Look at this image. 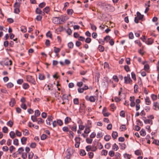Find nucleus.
Listing matches in <instances>:
<instances>
[{
	"label": "nucleus",
	"instance_id": "3",
	"mask_svg": "<svg viewBox=\"0 0 159 159\" xmlns=\"http://www.w3.org/2000/svg\"><path fill=\"white\" fill-rule=\"evenodd\" d=\"M53 22L55 24H58L60 22L59 17H54L53 19Z\"/></svg>",
	"mask_w": 159,
	"mask_h": 159
},
{
	"label": "nucleus",
	"instance_id": "60",
	"mask_svg": "<svg viewBox=\"0 0 159 159\" xmlns=\"http://www.w3.org/2000/svg\"><path fill=\"white\" fill-rule=\"evenodd\" d=\"M91 41V39L89 38H87L85 40L86 43H89Z\"/></svg>",
	"mask_w": 159,
	"mask_h": 159
},
{
	"label": "nucleus",
	"instance_id": "5",
	"mask_svg": "<svg viewBox=\"0 0 159 159\" xmlns=\"http://www.w3.org/2000/svg\"><path fill=\"white\" fill-rule=\"evenodd\" d=\"M15 104V101L14 98H12L9 102V105L13 107Z\"/></svg>",
	"mask_w": 159,
	"mask_h": 159
},
{
	"label": "nucleus",
	"instance_id": "9",
	"mask_svg": "<svg viewBox=\"0 0 159 159\" xmlns=\"http://www.w3.org/2000/svg\"><path fill=\"white\" fill-rule=\"evenodd\" d=\"M27 141V138L25 137H23L21 139V141L22 144H25Z\"/></svg>",
	"mask_w": 159,
	"mask_h": 159
},
{
	"label": "nucleus",
	"instance_id": "15",
	"mask_svg": "<svg viewBox=\"0 0 159 159\" xmlns=\"http://www.w3.org/2000/svg\"><path fill=\"white\" fill-rule=\"evenodd\" d=\"M60 50V48H56L55 47H54V51L56 54L58 53Z\"/></svg>",
	"mask_w": 159,
	"mask_h": 159
},
{
	"label": "nucleus",
	"instance_id": "2",
	"mask_svg": "<svg viewBox=\"0 0 159 159\" xmlns=\"http://www.w3.org/2000/svg\"><path fill=\"white\" fill-rule=\"evenodd\" d=\"M75 140L76 142V143L75 144V146L76 148H78L79 146L80 138L76 137L75 138Z\"/></svg>",
	"mask_w": 159,
	"mask_h": 159
},
{
	"label": "nucleus",
	"instance_id": "59",
	"mask_svg": "<svg viewBox=\"0 0 159 159\" xmlns=\"http://www.w3.org/2000/svg\"><path fill=\"white\" fill-rule=\"evenodd\" d=\"M152 99L153 100H156L157 98V96L154 94H152L151 95Z\"/></svg>",
	"mask_w": 159,
	"mask_h": 159
},
{
	"label": "nucleus",
	"instance_id": "61",
	"mask_svg": "<svg viewBox=\"0 0 159 159\" xmlns=\"http://www.w3.org/2000/svg\"><path fill=\"white\" fill-rule=\"evenodd\" d=\"M2 149L3 151H7L8 150V148L7 146H5L2 147Z\"/></svg>",
	"mask_w": 159,
	"mask_h": 159
},
{
	"label": "nucleus",
	"instance_id": "35",
	"mask_svg": "<svg viewBox=\"0 0 159 159\" xmlns=\"http://www.w3.org/2000/svg\"><path fill=\"white\" fill-rule=\"evenodd\" d=\"M73 46H74L73 44L71 42L69 43L68 44V47H69V48H72L73 47Z\"/></svg>",
	"mask_w": 159,
	"mask_h": 159
},
{
	"label": "nucleus",
	"instance_id": "33",
	"mask_svg": "<svg viewBox=\"0 0 159 159\" xmlns=\"http://www.w3.org/2000/svg\"><path fill=\"white\" fill-rule=\"evenodd\" d=\"M73 12V10L72 9H68L67 10V13L70 15H72Z\"/></svg>",
	"mask_w": 159,
	"mask_h": 159
},
{
	"label": "nucleus",
	"instance_id": "21",
	"mask_svg": "<svg viewBox=\"0 0 159 159\" xmlns=\"http://www.w3.org/2000/svg\"><path fill=\"white\" fill-rule=\"evenodd\" d=\"M111 137L109 135H106L104 137V139L107 141H108L111 139Z\"/></svg>",
	"mask_w": 159,
	"mask_h": 159
},
{
	"label": "nucleus",
	"instance_id": "62",
	"mask_svg": "<svg viewBox=\"0 0 159 159\" xmlns=\"http://www.w3.org/2000/svg\"><path fill=\"white\" fill-rule=\"evenodd\" d=\"M62 130L64 132L69 131V129L67 127L65 126L63 127Z\"/></svg>",
	"mask_w": 159,
	"mask_h": 159
},
{
	"label": "nucleus",
	"instance_id": "26",
	"mask_svg": "<svg viewBox=\"0 0 159 159\" xmlns=\"http://www.w3.org/2000/svg\"><path fill=\"white\" fill-rule=\"evenodd\" d=\"M43 12L47 13L49 11V7H47L43 9Z\"/></svg>",
	"mask_w": 159,
	"mask_h": 159
},
{
	"label": "nucleus",
	"instance_id": "45",
	"mask_svg": "<svg viewBox=\"0 0 159 159\" xmlns=\"http://www.w3.org/2000/svg\"><path fill=\"white\" fill-rule=\"evenodd\" d=\"M101 153L102 155L106 156L107 154V150H104L102 151Z\"/></svg>",
	"mask_w": 159,
	"mask_h": 159
},
{
	"label": "nucleus",
	"instance_id": "54",
	"mask_svg": "<svg viewBox=\"0 0 159 159\" xmlns=\"http://www.w3.org/2000/svg\"><path fill=\"white\" fill-rule=\"evenodd\" d=\"M21 107L24 110H26L27 108V107L26 105L23 103H22L21 105Z\"/></svg>",
	"mask_w": 159,
	"mask_h": 159
},
{
	"label": "nucleus",
	"instance_id": "56",
	"mask_svg": "<svg viewBox=\"0 0 159 159\" xmlns=\"http://www.w3.org/2000/svg\"><path fill=\"white\" fill-rule=\"evenodd\" d=\"M15 148L13 146H11L9 148V150L11 153L13 150L15 149Z\"/></svg>",
	"mask_w": 159,
	"mask_h": 159
},
{
	"label": "nucleus",
	"instance_id": "6",
	"mask_svg": "<svg viewBox=\"0 0 159 159\" xmlns=\"http://www.w3.org/2000/svg\"><path fill=\"white\" fill-rule=\"evenodd\" d=\"M12 62L11 60H7L4 62V65L7 66L8 65H12Z\"/></svg>",
	"mask_w": 159,
	"mask_h": 159
},
{
	"label": "nucleus",
	"instance_id": "30",
	"mask_svg": "<svg viewBox=\"0 0 159 159\" xmlns=\"http://www.w3.org/2000/svg\"><path fill=\"white\" fill-rule=\"evenodd\" d=\"M36 12L37 14H41L42 13V11L40 9L38 8H36Z\"/></svg>",
	"mask_w": 159,
	"mask_h": 159
},
{
	"label": "nucleus",
	"instance_id": "47",
	"mask_svg": "<svg viewBox=\"0 0 159 159\" xmlns=\"http://www.w3.org/2000/svg\"><path fill=\"white\" fill-rule=\"evenodd\" d=\"M89 100L91 102H94L95 101V99L93 96H91L89 98Z\"/></svg>",
	"mask_w": 159,
	"mask_h": 159
},
{
	"label": "nucleus",
	"instance_id": "8",
	"mask_svg": "<svg viewBox=\"0 0 159 159\" xmlns=\"http://www.w3.org/2000/svg\"><path fill=\"white\" fill-rule=\"evenodd\" d=\"M118 136L117 133L116 131H113L112 134V136L114 139H115Z\"/></svg>",
	"mask_w": 159,
	"mask_h": 159
},
{
	"label": "nucleus",
	"instance_id": "44",
	"mask_svg": "<svg viewBox=\"0 0 159 159\" xmlns=\"http://www.w3.org/2000/svg\"><path fill=\"white\" fill-rule=\"evenodd\" d=\"M8 128L5 126L4 127L2 128L3 132L4 133H7V132Z\"/></svg>",
	"mask_w": 159,
	"mask_h": 159
},
{
	"label": "nucleus",
	"instance_id": "28",
	"mask_svg": "<svg viewBox=\"0 0 159 159\" xmlns=\"http://www.w3.org/2000/svg\"><path fill=\"white\" fill-rule=\"evenodd\" d=\"M144 122L145 124H152V120L149 119H146L144 120Z\"/></svg>",
	"mask_w": 159,
	"mask_h": 159
},
{
	"label": "nucleus",
	"instance_id": "39",
	"mask_svg": "<svg viewBox=\"0 0 159 159\" xmlns=\"http://www.w3.org/2000/svg\"><path fill=\"white\" fill-rule=\"evenodd\" d=\"M124 157L127 159H129L130 158V155L127 154H125L124 155Z\"/></svg>",
	"mask_w": 159,
	"mask_h": 159
},
{
	"label": "nucleus",
	"instance_id": "55",
	"mask_svg": "<svg viewBox=\"0 0 159 159\" xmlns=\"http://www.w3.org/2000/svg\"><path fill=\"white\" fill-rule=\"evenodd\" d=\"M57 123L60 126H61L63 125V122L61 120H58L57 121Z\"/></svg>",
	"mask_w": 159,
	"mask_h": 159
},
{
	"label": "nucleus",
	"instance_id": "22",
	"mask_svg": "<svg viewBox=\"0 0 159 159\" xmlns=\"http://www.w3.org/2000/svg\"><path fill=\"white\" fill-rule=\"evenodd\" d=\"M26 27L24 26H22L21 27V31L23 33H25L26 31Z\"/></svg>",
	"mask_w": 159,
	"mask_h": 159
},
{
	"label": "nucleus",
	"instance_id": "32",
	"mask_svg": "<svg viewBox=\"0 0 159 159\" xmlns=\"http://www.w3.org/2000/svg\"><path fill=\"white\" fill-rule=\"evenodd\" d=\"M103 136V134L101 132H98L97 135V138H100L102 137Z\"/></svg>",
	"mask_w": 159,
	"mask_h": 159
},
{
	"label": "nucleus",
	"instance_id": "24",
	"mask_svg": "<svg viewBox=\"0 0 159 159\" xmlns=\"http://www.w3.org/2000/svg\"><path fill=\"white\" fill-rule=\"evenodd\" d=\"M90 25L91 26V28L92 30H96L97 28L95 25L91 23H90Z\"/></svg>",
	"mask_w": 159,
	"mask_h": 159
},
{
	"label": "nucleus",
	"instance_id": "29",
	"mask_svg": "<svg viewBox=\"0 0 159 159\" xmlns=\"http://www.w3.org/2000/svg\"><path fill=\"white\" fill-rule=\"evenodd\" d=\"M98 49L99 50V51L101 52H102L104 50V47L101 45L99 46L98 47Z\"/></svg>",
	"mask_w": 159,
	"mask_h": 159
},
{
	"label": "nucleus",
	"instance_id": "49",
	"mask_svg": "<svg viewBox=\"0 0 159 159\" xmlns=\"http://www.w3.org/2000/svg\"><path fill=\"white\" fill-rule=\"evenodd\" d=\"M74 103L76 105L79 104V99L78 98H75L74 99Z\"/></svg>",
	"mask_w": 159,
	"mask_h": 159
},
{
	"label": "nucleus",
	"instance_id": "57",
	"mask_svg": "<svg viewBox=\"0 0 159 159\" xmlns=\"http://www.w3.org/2000/svg\"><path fill=\"white\" fill-rule=\"evenodd\" d=\"M120 116L123 117H125V115L124 111H121L120 113Z\"/></svg>",
	"mask_w": 159,
	"mask_h": 159
},
{
	"label": "nucleus",
	"instance_id": "19",
	"mask_svg": "<svg viewBox=\"0 0 159 159\" xmlns=\"http://www.w3.org/2000/svg\"><path fill=\"white\" fill-rule=\"evenodd\" d=\"M140 135L142 136H144L146 135V132L143 129L140 131Z\"/></svg>",
	"mask_w": 159,
	"mask_h": 159
},
{
	"label": "nucleus",
	"instance_id": "43",
	"mask_svg": "<svg viewBox=\"0 0 159 159\" xmlns=\"http://www.w3.org/2000/svg\"><path fill=\"white\" fill-rule=\"evenodd\" d=\"M16 133L17 136L20 137L21 135V133L18 130H16Z\"/></svg>",
	"mask_w": 159,
	"mask_h": 159
},
{
	"label": "nucleus",
	"instance_id": "53",
	"mask_svg": "<svg viewBox=\"0 0 159 159\" xmlns=\"http://www.w3.org/2000/svg\"><path fill=\"white\" fill-rule=\"evenodd\" d=\"M131 76L132 79L134 80H136V78L135 76V75L134 72H132L131 73Z\"/></svg>",
	"mask_w": 159,
	"mask_h": 159
},
{
	"label": "nucleus",
	"instance_id": "46",
	"mask_svg": "<svg viewBox=\"0 0 159 159\" xmlns=\"http://www.w3.org/2000/svg\"><path fill=\"white\" fill-rule=\"evenodd\" d=\"M27 153H22V157L24 159H25L27 158Z\"/></svg>",
	"mask_w": 159,
	"mask_h": 159
},
{
	"label": "nucleus",
	"instance_id": "14",
	"mask_svg": "<svg viewBox=\"0 0 159 159\" xmlns=\"http://www.w3.org/2000/svg\"><path fill=\"white\" fill-rule=\"evenodd\" d=\"M112 148L113 150L117 151L119 147L116 143H114L112 146Z\"/></svg>",
	"mask_w": 159,
	"mask_h": 159
},
{
	"label": "nucleus",
	"instance_id": "52",
	"mask_svg": "<svg viewBox=\"0 0 159 159\" xmlns=\"http://www.w3.org/2000/svg\"><path fill=\"white\" fill-rule=\"evenodd\" d=\"M37 121L38 124L42 123L44 122V121L41 118H39Z\"/></svg>",
	"mask_w": 159,
	"mask_h": 159
},
{
	"label": "nucleus",
	"instance_id": "1",
	"mask_svg": "<svg viewBox=\"0 0 159 159\" xmlns=\"http://www.w3.org/2000/svg\"><path fill=\"white\" fill-rule=\"evenodd\" d=\"M125 83V84H131L132 82V80L130 79L129 75L128 74L126 76L124 77Z\"/></svg>",
	"mask_w": 159,
	"mask_h": 159
},
{
	"label": "nucleus",
	"instance_id": "34",
	"mask_svg": "<svg viewBox=\"0 0 159 159\" xmlns=\"http://www.w3.org/2000/svg\"><path fill=\"white\" fill-rule=\"evenodd\" d=\"M150 1H148V7H146L145 10V13H146L149 10V7L150 6Z\"/></svg>",
	"mask_w": 159,
	"mask_h": 159
},
{
	"label": "nucleus",
	"instance_id": "27",
	"mask_svg": "<svg viewBox=\"0 0 159 159\" xmlns=\"http://www.w3.org/2000/svg\"><path fill=\"white\" fill-rule=\"evenodd\" d=\"M13 144H14L18 146L19 145L18 140L17 139H15L13 140Z\"/></svg>",
	"mask_w": 159,
	"mask_h": 159
},
{
	"label": "nucleus",
	"instance_id": "20",
	"mask_svg": "<svg viewBox=\"0 0 159 159\" xmlns=\"http://www.w3.org/2000/svg\"><path fill=\"white\" fill-rule=\"evenodd\" d=\"M40 112L39 110H37L35 111L34 116L38 117L40 115Z\"/></svg>",
	"mask_w": 159,
	"mask_h": 159
},
{
	"label": "nucleus",
	"instance_id": "41",
	"mask_svg": "<svg viewBox=\"0 0 159 159\" xmlns=\"http://www.w3.org/2000/svg\"><path fill=\"white\" fill-rule=\"evenodd\" d=\"M129 39H132L134 38V35L132 33L130 32L129 34Z\"/></svg>",
	"mask_w": 159,
	"mask_h": 159
},
{
	"label": "nucleus",
	"instance_id": "64",
	"mask_svg": "<svg viewBox=\"0 0 159 159\" xmlns=\"http://www.w3.org/2000/svg\"><path fill=\"white\" fill-rule=\"evenodd\" d=\"M111 37L109 36H107L104 38V40L107 42L110 39Z\"/></svg>",
	"mask_w": 159,
	"mask_h": 159
},
{
	"label": "nucleus",
	"instance_id": "7",
	"mask_svg": "<svg viewBox=\"0 0 159 159\" xmlns=\"http://www.w3.org/2000/svg\"><path fill=\"white\" fill-rule=\"evenodd\" d=\"M68 96H67L64 94L63 95L62 98L63 101H66L67 102H68Z\"/></svg>",
	"mask_w": 159,
	"mask_h": 159
},
{
	"label": "nucleus",
	"instance_id": "11",
	"mask_svg": "<svg viewBox=\"0 0 159 159\" xmlns=\"http://www.w3.org/2000/svg\"><path fill=\"white\" fill-rule=\"evenodd\" d=\"M153 42V40L151 38H149L148 39L146 43L148 45H150L152 44Z\"/></svg>",
	"mask_w": 159,
	"mask_h": 159
},
{
	"label": "nucleus",
	"instance_id": "18",
	"mask_svg": "<svg viewBox=\"0 0 159 159\" xmlns=\"http://www.w3.org/2000/svg\"><path fill=\"white\" fill-rule=\"evenodd\" d=\"M90 131V129H89V127H87L86 126V128L84 131V133L86 134H88Z\"/></svg>",
	"mask_w": 159,
	"mask_h": 159
},
{
	"label": "nucleus",
	"instance_id": "51",
	"mask_svg": "<svg viewBox=\"0 0 159 159\" xmlns=\"http://www.w3.org/2000/svg\"><path fill=\"white\" fill-rule=\"evenodd\" d=\"M114 152L113 151H111L109 152V155L111 157L114 156Z\"/></svg>",
	"mask_w": 159,
	"mask_h": 159
},
{
	"label": "nucleus",
	"instance_id": "23",
	"mask_svg": "<svg viewBox=\"0 0 159 159\" xmlns=\"http://www.w3.org/2000/svg\"><path fill=\"white\" fill-rule=\"evenodd\" d=\"M39 78L40 80H43L45 78V76L43 75L40 74L39 76Z\"/></svg>",
	"mask_w": 159,
	"mask_h": 159
},
{
	"label": "nucleus",
	"instance_id": "25",
	"mask_svg": "<svg viewBox=\"0 0 159 159\" xmlns=\"http://www.w3.org/2000/svg\"><path fill=\"white\" fill-rule=\"evenodd\" d=\"M20 5V3L16 2L14 4V7L15 8H19Z\"/></svg>",
	"mask_w": 159,
	"mask_h": 159
},
{
	"label": "nucleus",
	"instance_id": "16",
	"mask_svg": "<svg viewBox=\"0 0 159 159\" xmlns=\"http://www.w3.org/2000/svg\"><path fill=\"white\" fill-rule=\"evenodd\" d=\"M67 18L65 16H62L59 18V20L62 22L66 21Z\"/></svg>",
	"mask_w": 159,
	"mask_h": 159
},
{
	"label": "nucleus",
	"instance_id": "50",
	"mask_svg": "<svg viewBox=\"0 0 159 159\" xmlns=\"http://www.w3.org/2000/svg\"><path fill=\"white\" fill-rule=\"evenodd\" d=\"M111 145V144L110 143H107L105 145V148L107 149H108L110 148Z\"/></svg>",
	"mask_w": 159,
	"mask_h": 159
},
{
	"label": "nucleus",
	"instance_id": "36",
	"mask_svg": "<svg viewBox=\"0 0 159 159\" xmlns=\"http://www.w3.org/2000/svg\"><path fill=\"white\" fill-rule=\"evenodd\" d=\"M46 4L44 2H43L39 5V7L41 8L45 6Z\"/></svg>",
	"mask_w": 159,
	"mask_h": 159
},
{
	"label": "nucleus",
	"instance_id": "17",
	"mask_svg": "<svg viewBox=\"0 0 159 159\" xmlns=\"http://www.w3.org/2000/svg\"><path fill=\"white\" fill-rule=\"evenodd\" d=\"M37 117L36 116L34 115L32 116L31 117V120L33 121V122H35L37 121Z\"/></svg>",
	"mask_w": 159,
	"mask_h": 159
},
{
	"label": "nucleus",
	"instance_id": "10",
	"mask_svg": "<svg viewBox=\"0 0 159 159\" xmlns=\"http://www.w3.org/2000/svg\"><path fill=\"white\" fill-rule=\"evenodd\" d=\"M9 135L11 138L12 139L16 137L15 134L12 131H11L10 132Z\"/></svg>",
	"mask_w": 159,
	"mask_h": 159
},
{
	"label": "nucleus",
	"instance_id": "58",
	"mask_svg": "<svg viewBox=\"0 0 159 159\" xmlns=\"http://www.w3.org/2000/svg\"><path fill=\"white\" fill-rule=\"evenodd\" d=\"M41 116L43 118H45L47 116V114L45 112H43L42 113Z\"/></svg>",
	"mask_w": 159,
	"mask_h": 159
},
{
	"label": "nucleus",
	"instance_id": "38",
	"mask_svg": "<svg viewBox=\"0 0 159 159\" xmlns=\"http://www.w3.org/2000/svg\"><path fill=\"white\" fill-rule=\"evenodd\" d=\"M71 129L75 132H76V131L77 127L76 125H74L73 126L71 127H70Z\"/></svg>",
	"mask_w": 159,
	"mask_h": 159
},
{
	"label": "nucleus",
	"instance_id": "37",
	"mask_svg": "<svg viewBox=\"0 0 159 159\" xmlns=\"http://www.w3.org/2000/svg\"><path fill=\"white\" fill-rule=\"evenodd\" d=\"M120 129H121V131H124L126 129L125 125H122L120 126Z\"/></svg>",
	"mask_w": 159,
	"mask_h": 159
},
{
	"label": "nucleus",
	"instance_id": "12",
	"mask_svg": "<svg viewBox=\"0 0 159 159\" xmlns=\"http://www.w3.org/2000/svg\"><path fill=\"white\" fill-rule=\"evenodd\" d=\"M145 101L147 105H149L150 104L151 101H150L148 97H146V98Z\"/></svg>",
	"mask_w": 159,
	"mask_h": 159
},
{
	"label": "nucleus",
	"instance_id": "13",
	"mask_svg": "<svg viewBox=\"0 0 159 159\" xmlns=\"http://www.w3.org/2000/svg\"><path fill=\"white\" fill-rule=\"evenodd\" d=\"M71 120V118L69 117H67L65 119V123L66 124H67L68 123L70 120Z\"/></svg>",
	"mask_w": 159,
	"mask_h": 159
},
{
	"label": "nucleus",
	"instance_id": "31",
	"mask_svg": "<svg viewBox=\"0 0 159 159\" xmlns=\"http://www.w3.org/2000/svg\"><path fill=\"white\" fill-rule=\"evenodd\" d=\"M13 84L11 83H9L7 84V87L8 88H10L13 87Z\"/></svg>",
	"mask_w": 159,
	"mask_h": 159
},
{
	"label": "nucleus",
	"instance_id": "42",
	"mask_svg": "<svg viewBox=\"0 0 159 159\" xmlns=\"http://www.w3.org/2000/svg\"><path fill=\"white\" fill-rule=\"evenodd\" d=\"M24 151V150L22 147L19 148L18 149V153L20 154H21Z\"/></svg>",
	"mask_w": 159,
	"mask_h": 159
},
{
	"label": "nucleus",
	"instance_id": "40",
	"mask_svg": "<svg viewBox=\"0 0 159 159\" xmlns=\"http://www.w3.org/2000/svg\"><path fill=\"white\" fill-rule=\"evenodd\" d=\"M23 88L25 89H26L29 88V85L27 83H24L23 84Z\"/></svg>",
	"mask_w": 159,
	"mask_h": 159
},
{
	"label": "nucleus",
	"instance_id": "4",
	"mask_svg": "<svg viewBox=\"0 0 159 159\" xmlns=\"http://www.w3.org/2000/svg\"><path fill=\"white\" fill-rule=\"evenodd\" d=\"M137 17L138 18L139 20H141L143 17V15H141L139 12L137 13Z\"/></svg>",
	"mask_w": 159,
	"mask_h": 159
},
{
	"label": "nucleus",
	"instance_id": "48",
	"mask_svg": "<svg viewBox=\"0 0 159 159\" xmlns=\"http://www.w3.org/2000/svg\"><path fill=\"white\" fill-rule=\"evenodd\" d=\"M93 141V139H91L87 138L86 139V142L88 143H91Z\"/></svg>",
	"mask_w": 159,
	"mask_h": 159
},
{
	"label": "nucleus",
	"instance_id": "63",
	"mask_svg": "<svg viewBox=\"0 0 159 159\" xmlns=\"http://www.w3.org/2000/svg\"><path fill=\"white\" fill-rule=\"evenodd\" d=\"M12 140L10 139H8L7 140V144L8 146H10L11 145V143Z\"/></svg>",
	"mask_w": 159,
	"mask_h": 159
}]
</instances>
